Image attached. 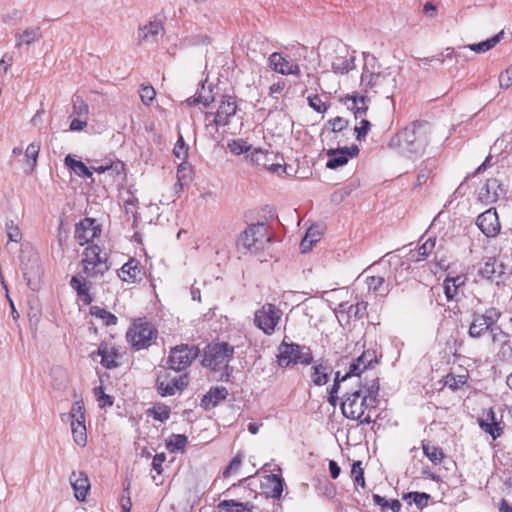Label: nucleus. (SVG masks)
Listing matches in <instances>:
<instances>
[{
	"label": "nucleus",
	"instance_id": "4be33fe9",
	"mask_svg": "<svg viewBox=\"0 0 512 512\" xmlns=\"http://www.w3.org/2000/svg\"><path fill=\"white\" fill-rule=\"evenodd\" d=\"M503 193L504 189L497 179H488L480 188L479 200L485 204H491L496 202Z\"/></svg>",
	"mask_w": 512,
	"mask_h": 512
},
{
	"label": "nucleus",
	"instance_id": "6ab92c4d",
	"mask_svg": "<svg viewBox=\"0 0 512 512\" xmlns=\"http://www.w3.org/2000/svg\"><path fill=\"white\" fill-rule=\"evenodd\" d=\"M98 277H88L82 271L72 277L70 286L77 292L79 299L84 305H89L93 301L90 295L91 279Z\"/></svg>",
	"mask_w": 512,
	"mask_h": 512
},
{
	"label": "nucleus",
	"instance_id": "a878e982",
	"mask_svg": "<svg viewBox=\"0 0 512 512\" xmlns=\"http://www.w3.org/2000/svg\"><path fill=\"white\" fill-rule=\"evenodd\" d=\"M42 37L40 27H27L23 30L18 29L15 32V47L20 48L23 45H31Z\"/></svg>",
	"mask_w": 512,
	"mask_h": 512
},
{
	"label": "nucleus",
	"instance_id": "8fccbe9b",
	"mask_svg": "<svg viewBox=\"0 0 512 512\" xmlns=\"http://www.w3.org/2000/svg\"><path fill=\"white\" fill-rule=\"evenodd\" d=\"M73 114L82 118H87L89 114L88 104L79 96L73 101Z\"/></svg>",
	"mask_w": 512,
	"mask_h": 512
},
{
	"label": "nucleus",
	"instance_id": "de8ad7c7",
	"mask_svg": "<svg viewBox=\"0 0 512 512\" xmlns=\"http://www.w3.org/2000/svg\"><path fill=\"white\" fill-rule=\"evenodd\" d=\"M268 481L271 483V490H270L271 497L275 498V499H279L283 492V485H284L283 479L276 474H271L268 477Z\"/></svg>",
	"mask_w": 512,
	"mask_h": 512
},
{
	"label": "nucleus",
	"instance_id": "2eb2a0df",
	"mask_svg": "<svg viewBox=\"0 0 512 512\" xmlns=\"http://www.w3.org/2000/svg\"><path fill=\"white\" fill-rule=\"evenodd\" d=\"M268 66L281 75H293L300 76L301 70L300 66L289 60L287 57L283 56V54L274 52L268 58Z\"/></svg>",
	"mask_w": 512,
	"mask_h": 512
},
{
	"label": "nucleus",
	"instance_id": "cd10ccee",
	"mask_svg": "<svg viewBox=\"0 0 512 512\" xmlns=\"http://www.w3.org/2000/svg\"><path fill=\"white\" fill-rule=\"evenodd\" d=\"M118 276L122 281L134 283L141 277V269L136 259H129L118 271Z\"/></svg>",
	"mask_w": 512,
	"mask_h": 512
},
{
	"label": "nucleus",
	"instance_id": "72a5a7b5",
	"mask_svg": "<svg viewBox=\"0 0 512 512\" xmlns=\"http://www.w3.org/2000/svg\"><path fill=\"white\" fill-rule=\"evenodd\" d=\"M253 505L236 500H223L217 505L218 512H252Z\"/></svg>",
	"mask_w": 512,
	"mask_h": 512
},
{
	"label": "nucleus",
	"instance_id": "052dcab7",
	"mask_svg": "<svg viewBox=\"0 0 512 512\" xmlns=\"http://www.w3.org/2000/svg\"><path fill=\"white\" fill-rule=\"evenodd\" d=\"M360 122H359V125H356L354 130L357 134V140L361 141L363 140L366 135L368 134L369 132V129H370V122L368 120H366L365 118L361 117L360 118Z\"/></svg>",
	"mask_w": 512,
	"mask_h": 512
},
{
	"label": "nucleus",
	"instance_id": "e433bc0d",
	"mask_svg": "<svg viewBox=\"0 0 512 512\" xmlns=\"http://www.w3.org/2000/svg\"><path fill=\"white\" fill-rule=\"evenodd\" d=\"M480 273L484 278L493 279L496 275L500 276L503 273L502 265H498L494 257H488L485 259Z\"/></svg>",
	"mask_w": 512,
	"mask_h": 512
},
{
	"label": "nucleus",
	"instance_id": "4468645a",
	"mask_svg": "<svg viewBox=\"0 0 512 512\" xmlns=\"http://www.w3.org/2000/svg\"><path fill=\"white\" fill-rule=\"evenodd\" d=\"M236 112L237 105L234 97L223 96L217 112L215 114L206 113L205 120L209 121V119L213 117L211 123H209L208 126H214L215 130L217 131L218 127L228 125L230 123L231 117H233Z\"/></svg>",
	"mask_w": 512,
	"mask_h": 512
},
{
	"label": "nucleus",
	"instance_id": "e2e57ef3",
	"mask_svg": "<svg viewBox=\"0 0 512 512\" xmlns=\"http://www.w3.org/2000/svg\"><path fill=\"white\" fill-rule=\"evenodd\" d=\"M499 86L508 89L512 86V64L499 75Z\"/></svg>",
	"mask_w": 512,
	"mask_h": 512
},
{
	"label": "nucleus",
	"instance_id": "7c9ffc66",
	"mask_svg": "<svg viewBox=\"0 0 512 512\" xmlns=\"http://www.w3.org/2000/svg\"><path fill=\"white\" fill-rule=\"evenodd\" d=\"M344 55H337L332 62V69L335 73L346 74L355 68V57L344 49Z\"/></svg>",
	"mask_w": 512,
	"mask_h": 512
},
{
	"label": "nucleus",
	"instance_id": "774afa93",
	"mask_svg": "<svg viewBox=\"0 0 512 512\" xmlns=\"http://www.w3.org/2000/svg\"><path fill=\"white\" fill-rule=\"evenodd\" d=\"M401 503L397 499L393 500H386L384 499V503L382 504V510L385 511L386 509H390L392 512H400L401 510Z\"/></svg>",
	"mask_w": 512,
	"mask_h": 512
},
{
	"label": "nucleus",
	"instance_id": "864d4df0",
	"mask_svg": "<svg viewBox=\"0 0 512 512\" xmlns=\"http://www.w3.org/2000/svg\"><path fill=\"white\" fill-rule=\"evenodd\" d=\"M467 381V377L465 375H447L445 378V385L452 390H457L461 386H463Z\"/></svg>",
	"mask_w": 512,
	"mask_h": 512
},
{
	"label": "nucleus",
	"instance_id": "dca6fc26",
	"mask_svg": "<svg viewBox=\"0 0 512 512\" xmlns=\"http://www.w3.org/2000/svg\"><path fill=\"white\" fill-rule=\"evenodd\" d=\"M164 34V27L160 20H153L141 25L137 31L138 44H154Z\"/></svg>",
	"mask_w": 512,
	"mask_h": 512
},
{
	"label": "nucleus",
	"instance_id": "49530a36",
	"mask_svg": "<svg viewBox=\"0 0 512 512\" xmlns=\"http://www.w3.org/2000/svg\"><path fill=\"white\" fill-rule=\"evenodd\" d=\"M187 443H188V439L185 435L173 434L167 441V449L170 452H175V451L183 452Z\"/></svg>",
	"mask_w": 512,
	"mask_h": 512
},
{
	"label": "nucleus",
	"instance_id": "c756f323",
	"mask_svg": "<svg viewBox=\"0 0 512 512\" xmlns=\"http://www.w3.org/2000/svg\"><path fill=\"white\" fill-rule=\"evenodd\" d=\"M228 391L225 387L211 388L207 394H205L201 400V406L205 410L214 408L219 402L226 399Z\"/></svg>",
	"mask_w": 512,
	"mask_h": 512
},
{
	"label": "nucleus",
	"instance_id": "603ef678",
	"mask_svg": "<svg viewBox=\"0 0 512 512\" xmlns=\"http://www.w3.org/2000/svg\"><path fill=\"white\" fill-rule=\"evenodd\" d=\"M139 95L142 103L149 105L154 100L156 92L151 85L142 84L140 86Z\"/></svg>",
	"mask_w": 512,
	"mask_h": 512
},
{
	"label": "nucleus",
	"instance_id": "680f3d73",
	"mask_svg": "<svg viewBox=\"0 0 512 512\" xmlns=\"http://www.w3.org/2000/svg\"><path fill=\"white\" fill-rule=\"evenodd\" d=\"M241 464H242V457L240 455H236L231 460L229 465L225 468V470L223 471V476L225 478L231 476L233 473L237 472L240 469Z\"/></svg>",
	"mask_w": 512,
	"mask_h": 512
},
{
	"label": "nucleus",
	"instance_id": "9b49d317",
	"mask_svg": "<svg viewBox=\"0 0 512 512\" xmlns=\"http://www.w3.org/2000/svg\"><path fill=\"white\" fill-rule=\"evenodd\" d=\"M198 355L199 349L194 345H177L170 350L167 364L175 371H183L192 364Z\"/></svg>",
	"mask_w": 512,
	"mask_h": 512
},
{
	"label": "nucleus",
	"instance_id": "a211bd4d",
	"mask_svg": "<svg viewBox=\"0 0 512 512\" xmlns=\"http://www.w3.org/2000/svg\"><path fill=\"white\" fill-rule=\"evenodd\" d=\"M476 224L487 237H494L500 231L498 215L494 208H489L480 214L477 218Z\"/></svg>",
	"mask_w": 512,
	"mask_h": 512
},
{
	"label": "nucleus",
	"instance_id": "a18cd8bd",
	"mask_svg": "<svg viewBox=\"0 0 512 512\" xmlns=\"http://www.w3.org/2000/svg\"><path fill=\"white\" fill-rule=\"evenodd\" d=\"M148 415L152 416L155 420L165 422L169 419L171 410L167 405L157 404L148 409Z\"/></svg>",
	"mask_w": 512,
	"mask_h": 512
},
{
	"label": "nucleus",
	"instance_id": "7ed1b4c3",
	"mask_svg": "<svg viewBox=\"0 0 512 512\" xmlns=\"http://www.w3.org/2000/svg\"><path fill=\"white\" fill-rule=\"evenodd\" d=\"M406 153L422 154L428 145V126L423 122H413L392 139V143Z\"/></svg>",
	"mask_w": 512,
	"mask_h": 512
},
{
	"label": "nucleus",
	"instance_id": "6e6552de",
	"mask_svg": "<svg viewBox=\"0 0 512 512\" xmlns=\"http://www.w3.org/2000/svg\"><path fill=\"white\" fill-rule=\"evenodd\" d=\"M312 361L313 356L309 347L287 343L285 340L278 346L277 363L280 367L309 365Z\"/></svg>",
	"mask_w": 512,
	"mask_h": 512
},
{
	"label": "nucleus",
	"instance_id": "f3484780",
	"mask_svg": "<svg viewBox=\"0 0 512 512\" xmlns=\"http://www.w3.org/2000/svg\"><path fill=\"white\" fill-rule=\"evenodd\" d=\"M359 153V148L356 145H352L351 147H343L338 149H330L327 151V156L329 157L326 167L329 169H336L345 165L350 158L357 156Z\"/></svg>",
	"mask_w": 512,
	"mask_h": 512
},
{
	"label": "nucleus",
	"instance_id": "5fc2aeb1",
	"mask_svg": "<svg viewBox=\"0 0 512 512\" xmlns=\"http://www.w3.org/2000/svg\"><path fill=\"white\" fill-rule=\"evenodd\" d=\"M190 169L189 167L185 164V163H182L178 166V169H177V185L180 186V188L183 187L184 184H186L188 182V180H190Z\"/></svg>",
	"mask_w": 512,
	"mask_h": 512
},
{
	"label": "nucleus",
	"instance_id": "412c9836",
	"mask_svg": "<svg viewBox=\"0 0 512 512\" xmlns=\"http://www.w3.org/2000/svg\"><path fill=\"white\" fill-rule=\"evenodd\" d=\"M98 233H100V230L95 225V221L85 218L76 225L75 239L80 245H84L97 237Z\"/></svg>",
	"mask_w": 512,
	"mask_h": 512
},
{
	"label": "nucleus",
	"instance_id": "a19ab883",
	"mask_svg": "<svg viewBox=\"0 0 512 512\" xmlns=\"http://www.w3.org/2000/svg\"><path fill=\"white\" fill-rule=\"evenodd\" d=\"M65 164L80 177H92L90 169L83 162L73 159L71 155L66 156Z\"/></svg>",
	"mask_w": 512,
	"mask_h": 512
},
{
	"label": "nucleus",
	"instance_id": "f8f14e48",
	"mask_svg": "<svg viewBox=\"0 0 512 512\" xmlns=\"http://www.w3.org/2000/svg\"><path fill=\"white\" fill-rule=\"evenodd\" d=\"M282 317V311L274 304L266 303L255 312L254 323L266 335H272Z\"/></svg>",
	"mask_w": 512,
	"mask_h": 512
},
{
	"label": "nucleus",
	"instance_id": "37998d69",
	"mask_svg": "<svg viewBox=\"0 0 512 512\" xmlns=\"http://www.w3.org/2000/svg\"><path fill=\"white\" fill-rule=\"evenodd\" d=\"M422 449L424 455L433 463V464H440L441 461L444 458V454L442 452V449L438 446L432 445L429 442L422 443Z\"/></svg>",
	"mask_w": 512,
	"mask_h": 512
},
{
	"label": "nucleus",
	"instance_id": "bb28decb",
	"mask_svg": "<svg viewBox=\"0 0 512 512\" xmlns=\"http://www.w3.org/2000/svg\"><path fill=\"white\" fill-rule=\"evenodd\" d=\"M503 35H504V31H500L498 34L494 35L493 37H491L485 41L460 46V47H458V51L456 52L455 56L456 57L460 56V51L466 50V49H469L478 54L485 53V52L491 50L492 48H494L501 41V39L503 38Z\"/></svg>",
	"mask_w": 512,
	"mask_h": 512
},
{
	"label": "nucleus",
	"instance_id": "2f4dec72",
	"mask_svg": "<svg viewBox=\"0 0 512 512\" xmlns=\"http://www.w3.org/2000/svg\"><path fill=\"white\" fill-rule=\"evenodd\" d=\"M332 368L323 362L312 367L311 380L316 386H323L328 382Z\"/></svg>",
	"mask_w": 512,
	"mask_h": 512
},
{
	"label": "nucleus",
	"instance_id": "0eeeda50",
	"mask_svg": "<svg viewBox=\"0 0 512 512\" xmlns=\"http://www.w3.org/2000/svg\"><path fill=\"white\" fill-rule=\"evenodd\" d=\"M271 243L268 227L263 223L250 225L239 237L238 245L251 254L265 251Z\"/></svg>",
	"mask_w": 512,
	"mask_h": 512
},
{
	"label": "nucleus",
	"instance_id": "39448f33",
	"mask_svg": "<svg viewBox=\"0 0 512 512\" xmlns=\"http://www.w3.org/2000/svg\"><path fill=\"white\" fill-rule=\"evenodd\" d=\"M501 317V312L495 307H490L483 314L475 313L470 324L468 334L472 338H480L486 332L492 335V341L499 340V335L503 334L497 322Z\"/></svg>",
	"mask_w": 512,
	"mask_h": 512
},
{
	"label": "nucleus",
	"instance_id": "c03bdc74",
	"mask_svg": "<svg viewBox=\"0 0 512 512\" xmlns=\"http://www.w3.org/2000/svg\"><path fill=\"white\" fill-rule=\"evenodd\" d=\"M90 313L96 318L101 319L106 326L114 325L117 322V317L114 314L98 306H92Z\"/></svg>",
	"mask_w": 512,
	"mask_h": 512
},
{
	"label": "nucleus",
	"instance_id": "0e129e2a",
	"mask_svg": "<svg viewBox=\"0 0 512 512\" xmlns=\"http://www.w3.org/2000/svg\"><path fill=\"white\" fill-rule=\"evenodd\" d=\"M174 154L179 159H184L188 153V146L185 144L184 139L180 136L174 147Z\"/></svg>",
	"mask_w": 512,
	"mask_h": 512
},
{
	"label": "nucleus",
	"instance_id": "3c124183",
	"mask_svg": "<svg viewBox=\"0 0 512 512\" xmlns=\"http://www.w3.org/2000/svg\"><path fill=\"white\" fill-rule=\"evenodd\" d=\"M40 151V145L37 143H31L28 145L25 151V157L27 159V163L31 169L36 165L37 157Z\"/></svg>",
	"mask_w": 512,
	"mask_h": 512
},
{
	"label": "nucleus",
	"instance_id": "c85d7f7f",
	"mask_svg": "<svg viewBox=\"0 0 512 512\" xmlns=\"http://www.w3.org/2000/svg\"><path fill=\"white\" fill-rule=\"evenodd\" d=\"M343 102L347 108L353 112L355 119L366 115L368 105L365 96L348 95L343 99Z\"/></svg>",
	"mask_w": 512,
	"mask_h": 512
},
{
	"label": "nucleus",
	"instance_id": "58836bf2",
	"mask_svg": "<svg viewBox=\"0 0 512 512\" xmlns=\"http://www.w3.org/2000/svg\"><path fill=\"white\" fill-rule=\"evenodd\" d=\"M320 237L321 233L318 227H310L300 243V248L302 252L305 253L309 251L312 248V246L320 240Z\"/></svg>",
	"mask_w": 512,
	"mask_h": 512
},
{
	"label": "nucleus",
	"instance_id": "1a4fd4ad",
	"mask_svg": "<svg viewBox=\"0 0 512 512\" xmlns=\"http://www.w3.org/2000/svg\"><path fill=\"white\" fill-rule=\"evenodd\" d=\"M82 272L88 277H101L109 270L105 254L97 245L87 246L82 255Z\"/></svg>",
	"mask_w": 512,
	"mask_h": 512
},
{
	"label": "nucleus",
	"instance_id": "473e14b6",
	"mask_svg": "<svg viewBox=\"0 0 512 512\" xmlns=\"http://www.w3.org/2000/svg\"><path fill=\"white\" fill-rule=\"evenodd\" d=\"M466 277L458 275L456 277H448L443 283V289L448 301L456 298L458 289L465 284Z\"/></svg>",
	"mask_w": 512,
	"mask_h": 512
},
{
	"label": "nucleus",
	"instance_id": "ddd939ff",
	"mask_svg": "<svg viewBox=\"0 0 512 512\" xmlns=\"http://www.w3.org/2000/svg\"><path fill=\"white\" fill-rule=\"evenodd\" d=\"M375 360V354L374 352L366 351L363 352L356 361L350 364L349 370L343 375H340V372H336L334 384L332 387L339 389L340 383L344 382L346 380H351L353 378L355 379V382H357L358 379H361V374L368 369L372 362Z\"/></svg>",
	"mask_w": 512,
	"mask_h": 512
},
{
	"label": "nucleus",
	"instance_id": "b1692460",
	"mask_svg": "<svg viewBox=\"0 0 512 512\" xmlns=\"http://www.w3.org/2000/svg\"><path fill=\"white\" fill-rule=\"evenodd\" d=\"M366 283L370 291L386 295L398 282L390 276L387 278L384 276H368Z\"/></svg>",
	"mask_w": 512,
	"mask_h": 512
},
{
	"label": "nucleus",
	"instance_id": "f03ea898",
	"mask_svg": "<svg viewBox=\"0 0 512 512\" xmlns=\"http://www.w3.org/2000/svg\"><path fill=\"white\" fill-rule=\"evenodd\" d=\"M375 58H365V64L361 74L360 86L365 92L372 91L389 97L397 87L396 74L389 68L383 71H375Z\"/></svg>",
	"mask_w": 512,
	"mask_h": 512
},
{
	"label": "nucleus",
	"instance_id": "423d86ee",
	"mask_svg": "<svg viewBox=\"0 0 512 512\" xmlns=\"http://www.w3.org/2000/svg\"><path fill=\"white\" fill-rule=\"evenodd\" d=\"M60 419L63 423H69L73 441L80 447L87 445L86 410L82 400L75 401L69 412L62 413Z\"/></svg>",
	"mask_w": 512,
	"mask_h": 512
},
{
	"label": "nucleus",
	"instance_id": "09e8293b",
	"mask_svg": "<svg viewBox=\"0 0 512 512\" xmlns=\"http://www.w3.org/2000/svg\"><path fill=\"white\" fill-rule=\"evenodd\" d=\"M228 148L231 153L240 155L248 152L251 146L243 139H235L228 143Z\"/></svg>",
	"mask_w": 512,
	"mask_h": 512
},
{
	"label": "nucleus",
	"instance_id": "4d7b16f0",
	"mask_svg": "<svg viewBox=\"0 0 512 512\" xmlns=\"http://www.w3.org/2000/svg\"><path fill=\"white\" fill-rule=\"evenodd\" d=\"M7 236L10 242L19 243L22 239V233L18 226L11 221L6 225Z\"/></svg>",
	"mask_w": 512,
	"mask_h": 512
},
{
	"label": "nucleus",
	"instance_id": "aec40b11",
	"mask_svg": "<svg viewBox=\"0 0 512 512\" xmlns=\"http://www.w3.org/2000/svg\"><path fill=\"white\" fill-rule=\"evenodd\" d=\"M367 309V303L364 301L357 302L356 304H350L349 302H342L335 309V314L338 319L349 322L354 317L360 319L364 316Z\"/></svg>",
	"mask_w": 512,
	"mask_h": 512
},
{
	"label": "nucleus",
	"instance_id": "bf43d9fd",
	"mask_svg": "<svg viewBox=\"0 0 512 512\" xmlns=\"http://www.w3.org/2000/svg\"><path fill=\"white\" fill-rule=\"evenodd\" d=\"M309 106L318 113L326 112L328 106L315 94L307 98Z\"/></svg>",
	"mask_w": 512,
	"mask_h": 512
},
{
	"label": "nucleus",
	"instance_id": "ea45409f",
	"mask_svg": "<svg viewBox=\"0 0 512 512\" xmlns=\"http://www.w3.org/2000/svg\"><path fill=\"white\" fill-rule=\"evenodd\" d=\"M205 83L206 81H203L201 83V92H197L195 96L190 97L186 100L189 106H193L198 103H201L204 106H208L211 102L214 101V96L212 95L211 87H209L208 93L203 92L205 90Z\"/></svg>",
	"mask_w": 512,
	"mask_h": 512
},
{
	"label": "nucleus",
	"instance_id": "338daca9",
	"mask_svg": "<svg viewBox=\"0 0 512 512\" xmlns=\"http://www.w3.org/2000/svg\"><path fill=\"white\" fill-rule=\"evenodd\" d=\"M166 460V455L164 453H159V454H156L154 457H153V460H152V467L153 469L158 473V474H161L162 473V465L163 463L165 462Z\"/></svg>",
	"mask_w": 512,
	"mask_h": 512
},
{
	"label": "nucleus",
	"instance_id": "f704fd0d",
	"mask_svg": "<svg viewBox=\"0 0 512 512\" xmlns=\"http://www.w3.org/2000/svg\"><path fill=\"white\" fill-rule=\"evenodd\" d=\"M98 354L101 357V363L106 368H113L118 365L117 356L114 347L106 343H102L98 348Z\"/></svg>",
	"mask_w": 512,
	"mask_h": 512
},
{
	"label": "nucleus",
	"instance_id": "4c0bfd02",
	"mask_svg": "<svg viewBox=\"0 0 512 512\" xmlns=\"http://www.w3.org/2000/svg\"><path fill=\"white\" fill-rule=\"evenodd\" d=\"M157 389L161 396H172L179 391V386H177L172 378L168 379L167 377L159 376L157 378Z\"/></svg>",
	"mask_w": 512,
	"mask_h": 512
},
{
	"label": "nucleus",
	"instance_id": "9d476101",
	"mask_svg": "<svg viewBox=\"0 0 512 512\" xmlns=\"http://www.w3.org/2000/svg\"><path fill=\"white\" fill-rule=\"evenodd\" d=\"M157 331L149 322H135L127 331L126 337L136 349H144L151 345Z\"/></svg>",
	"mask_w": 512,
	"mask_h": 512
},
{
	"label": "nucleus",
	"instance_id": "69168bd1",
	"mask_svg": "<svg viewBox=\"0 0 512 512\" xmlns=\"http://www.w3.org/2000/svg\"><path fill=\"white\" fill-rule=\"evenodd\" d=\"M333 132H340L348 125V121L342 117H336L329 121Z\"/></svg>",
	"mask_w": 512,
	"mask_h": 512
},
{
	"label": "nucleus",
	"instance_id": "f257e3e1",
	"mask_svg": "<svg viewBox=\"0 0 512 512\" xmlns=\"http://www.w3.org/2000/svg\"><path fill=\"white\" fill-rule=\"evenodd\" d=\"M355 387L346 392L341 402L343 415L351 420H359L361 423L372 422L371 411L378 404L379 381L376 377L371 379H358Z\"/></svg>",
	"mask_w": 512,
	"mask_h": 512
},
{
	"label": "nucleus",
	"instance_id": "5701e85b",
	"mask_svg": "<svg viewBox=\"0 0 512 512\" xmlns=\"http://www.w3.org/2000/svg\"><path fill=\"white\" fill-rule=\"evenodd\" d=\"M70 482L74 490L75 498L78 501H84L90 490V481L84 472H72Z\"/></svg>",
	"mask_w": 512,
	"mask_h": 512
},
{
	"label": "nucleus",
	"instance_id": "79ce46f5",
	"mask_svg": "<svg viewBox=\"0 0 512 512\" xmlns=\"http://www.w3.org/2000/svg\"><path fill=\"white\" fill-rule=\"evenodd\" d=\"M430 495L425 492H409L403 496V499L409 504L414 503L420 510L428 506Z\"/></svg>",
	"mask_w": 512,
	"mask_h": 512
},
{
	"label": "nucleus",
	"instance_id": "c9c22d12",
	"mask_svg": "<svg viewBox=\"0 0 512 512\" xmlns=\"http://www.w3.org/2000/svg\"><path fill=\"white\" fill-rule=\"evenodd\" d=\"M436 239L428 238L416 251L410 252V259L414 262H420L426 259L435 249Z\"/></svg>",
	"mask_w": 512,
	"mask_h": 512
},
{
	"label": "nucleus",
	"instance_id": "20e7f679",
	"mask_svg": "<svg viewBox=\"0 0 512 512\" xmlns=\"http://www.w3.org/2000/svg\"><path fill=\"white\" fill-rule=\"evenodd\" d=\"M233 354L234 347L226 342L209 344L204 349L202 365L213 370L220 380H227L230 375L228 364Z\"/></svg>",
	"mask_w": 512,
	"mask_h": 512
},
{
	"label": "nucleus",
	"instance_id": "13d9d810",
	"mask_svg": "<svg viewBox=\"0 0 512 512\" xmlns=\"http://www.w3.org/2000/svg\"><path fill=\"white\" fill-rule=\"evenodd\" d=\"M94 394L97 398L100 407L111 406L113 404L112 398L105 394L102 386L94 388Z\"/></svg>",
	"mask_w": 512,
	"mask_h": 512
},
{
	"label": "nucleus",
	"instance_id": "393cba45",
	"mask_svg": "<svg viewBox=\"0 0 512 512\" xmlns=\"http://www.w3.org/2000/svg\"><path fill=\"white\" fill-rule=\"evenodd\" d=\"M480 427L495 440L502 434L500 422L497 421L495 412L490 408L482 418L479 419Z\"/></svg>",
	"mask_w": 512,
	"mask_h": 512
},
{
	"label": "nucleus",
	"instance_id": "6e6d98bb",
	"mask_svg": "<svg viewBox=\"0 0 512 512\" xmlns=\"http://www.w3.org/2000/svg\"><path fill=\"white\" fill-rule=\"evenodd\" d=\"M351 473L354 476L355 483L364 487L365 486L364 471H363L360 461H356L352 464Z\"/></svg>",
	"mask_w": 512,
	"mask_h": 512
}]
</instances>
